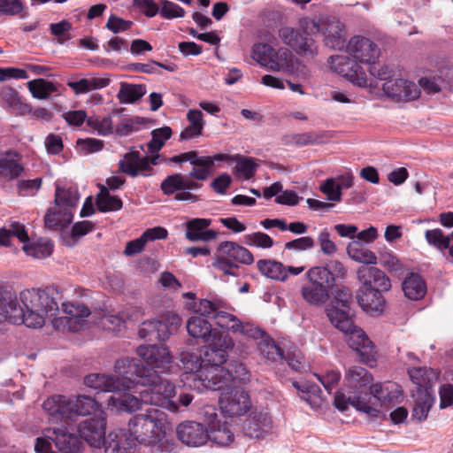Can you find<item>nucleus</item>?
I'll return each instance as SVG.
<instances>
[{
  "mask_svg": "<svg viewBox=\"0 0 453 453\" xmlns=\"http://www.w3.org/2000/svg\"><path fill=\"white\" fill-rule=\"evenodd\" d=\"M133 24L131 20H126L116 15H111L105 27L113 34H119L129 30Z\"/></svg>",
  "mask_w": 453,
  "mask_h": 453,
  "instance_id": "774afa93",
  "label": "nucleus"
},
{
  "mask_svg": "<svg viewBox=\"0 0 453 453\" xmlns=\"http://www.w3.org/2000/svg\"><path fill=\"white\" fill-rule=\"evenodd\" d=\"M353 297L349 288H337L326 308V315L332 325L344 333L349 347L357 352L360 360L372 367L376 363L374 346L365 331L354 325L349 314Z\"/></svg>",
  "mask_w": 453,
  "mask_h": 453,
  "instance_id": "7ed1b4c3",
  "label": "nucleus"
},
{
  "mask_svg": "<svg viewBox=\"0 0 453 453\" xmlns=\"http://www.w3.org/2000/svg\"><path fill=\"white\" fill-rule=\"evenodd\" d=\"M347 51L359 64H375L380 57V50L370 39L354 36L347 44Z\"/></svg>",
  "mask_w": 453,
  "mask_h": 453,
  "instance_id": "dca6fc26",
  "label": "nucleus"
},
{
  "mask_svg": "<svg viewBox=\"0 0 453 453\" xmlns=\"http://www.w3.org/2000/svg\"><path fill=\"white\" fill-rule=\"evenodd\" d=\"M87 123L89 127L97 130L98 134L104 136L113 134L112 120L110 116L104 117L102 119H88Z\"/></svg>",
  "mask_w": 453,
  "mask_h": 453,
  "instance_id": "69168bd1",
  "label": "nucleus"
},
{
  "mask_svg": "<svg viewBox=\"0 0 453 453\" xmlns=\"http://www.w3.org/2000/svg\"><path fill=\"white\" fill-rule=\"evenodd\" d=\"M230 305L226 301L217 298H204L199 300L196 313L201 314L216 321L222 329L233 334H240L251 338H257L264 334V331L249 323H242L236 316L227 311Z\"/></svg>",
  "mask_w": 453,
  "mask_h": 453,
  "instance_id": "423d86ee",
  "label": "nucleus"
},
{
  "mask_svg": "<svg viewBox=\"0 0 453 453\" xmlns=\"http://www.w3.org/2000/svg\"><path fill=\"white\" fill-rule=\"evenodd\" d=\"M345 385L349 389L346 398L366 394L372 381V374L364 367L352 366L345 372Z\"/></svg>",
  "mask_w": 453,
  "mask_h": 453,
  "instance_id": "4be33fe9",
  "label": "nucleus"
},
{
  "mask_svg": "<svg viewBox=\"0 0 453 453\" xmlns=\"http://www.w3.org/2000/svg\"><path fill=\"white\" fill-rule=\"evenodd\" d=\"M74 403L73 398L61 395H55L47 398L43 403V410L56 422L69 424L75 419Z\"/></svg>",
  "mask_w": 453,
  "mask_h": 453,
  "instance_id": "2eb2a0df",
  "label": "nucleus"
},
{
  "mask_svg": "<svg viewBox=\"0 0 453 453\" xmlns=\"http://www.w3.org/2000/svg\"><path fill=\"white\" fill-rule=\"evenodd\" d=\"M181 318L173 312H166L158 319H148L143 321L140 326L138 334L145 341L165 342L171 334L177 332L181 325Z\"/></svg>",
  "mask_w": 453,
  "mask_h": 453,
  "instance_id": "1a4fd4ad",
  "label": "nucleus"
},
{
  "mask_svg": "<svg viewBox=\"0 0 453 453\" xmlns=\"http://www.w3.org/2000/svg\"><path fill=\"white\" fill-rule=\"evenodd\" d=\"M217 252L226 256L230 260L232 259L242 264L251 265L254 262L253 254L248 249L234 242L226 241L220 242Z\"/></svg>",
  "mask_w": 453,
  "mask_h": 453,
  "instance_id": "cd10ccee",
  "label": "nucleus"
},
{
  "mask_svg": "<svg viewBox=\"0 0 453 453\" xmlns=\"http://www.w3.org/2000/svg\"><path fill=\"white\" fill-rule=\"evenodd\" d=\"M435 398L426 390H418L411 411V418L421 422L426 419Z\"/></svg>",
  "mask_w": 453,
  "mask_h": 453,
  "instance_id": "f704fd0d",
  "label": "nucleus"
},
{
  "mask_svg": "<svg viewBox=\"0 0 453 453\" xmlns=\"http://www.w3.org/2000/svg\"><path fill=\"white\" fill-rule=\"evenodd\" d=\"M212 265L219 271H222L225 274L232 276H235L236 271L239 269V266L236 264L231 262L226 256L220 255L218 252Z\"/></svg>",
  "mask_w": 453,
  "mask_h": 453,
  "instance_id": "0e129e2a",
  "label": "nucleus"
},
{
  "mask_svg": "<svg viewBox=\"0 0 453 453\" xmlns=\"http://www.w3.org/2000/svg\"><path fill=\"white\" fill-rule=\"evenodd\" d=\"M397 387L391 382L376 383L371 385L365 395H357L352 398H346V395L337 391L334 399V406L340 411L348 410L352 405L357 411L365 413L371 418H377L380 412V407L387 403L393 402L397 397L394 388Z\"/></svg>",
  "mask_w": 453,
  "mask_h": 453,
  "instance_id": "39448f33",
  "label": "nucleus"
},
{
  "mask_svg": "<svg viewBox=\"0 0 453 453\" xmlns=\"http://www.w3.org/2000/svg\"><path fill=\"white\" fill-rule=\"evenodd\" d=\"M127 436L134 443L149 446L170 429L167 415L163 411L151 407L144 414L132 417L127 424Z\"/></svg>",
  "mask_w": 453,
  "mask_h": 453,
  "instance_id": "0eeeda50",
  "label": "nucleus"
},
{
  "mask_svg": "<svg viewBox=\"0 0 453 453\" xmlns=\"http://www.w3.org/2000/svg\"><path fill=\"white\" fill-rule=\"evenodd\" d=\"M71 29L72 24L65 19L50 25V33L56 36L58 44H65L67 41L72 39L69 33Z\"/></svg>",
  "mask_w": 453,
  "mask_h": 453,
  "instance_id": "864d4df0",
  "label": "nucleus"
},
{
  "mask_svg": "<svg viewBox=\"0 0 453 453\" xmlns=\"http://www.w3.org/2000/svg\"><path fill=\"white\" fill-rule=\"evenodd\" d=\"M24 251L36 258H44L50 257L53 251V244L50 242L44 243H27L23 245Z\"/></svg>",
  "mask_w": 453,
  "mask_h": 453,
  "instance_id": "5fc2aeb1",
  "label": "nucleus"
},
{
  "mask_svg": "<svg viewBox=\"0 0 453 453\" xmlns=\"http://www.w3.org/2000/svg\"><path fill=\"white\" fill-rule=\"evenodd\" d=\"M273 426L272 418L265 410L255 408L242 424V433L250 439H261Z\"/></svg>",
  "mask_w": 453,
  "mask_h": 453,
  "instance_id": "ddd939ff",
  "label": "nucleus"
},
{
  "mask_svg": "<svg viewBox=\"0 0 453 453\" xmlns=\"http://www.w3.org/2000/svg\"><path fill=\"white\" fill-rule=\"evenodd\" d=\"M244 243L261 249H270L273 246V240L265 233L255 232L243 236Z\"/></svg>",
  "mask_w": 453,
  "mask_h": 453,
  "instance_id": "603ef678",
  "label": "nucleus"
},
{
  "mask_svg": "<svg viewBox=\"0 0 453 453\" xmlns=\"http://www.w3.org/2000/svg\"><path fill=\"white\" fill-rule=\"evenodd\" d=\"M140 161V152L133 150L125 154L124 158L119 160V171L131 176H138V162Z\"/></svg>",
  "mask_w": 453,
  "mask_h": 453,
  "instance_id": "3c124183",
  "label": "nucleus"
},
{
  "mask_svg": "<svg viewBox=\"0 0 453 453\" xmlns=\"http://www.w3.org/2000/svg\"><path fill=\"white\" fill-rule=\"evenodd\" d=\"M159 13L164 19H173L184 17L185 10L173 2L162 0V6L159 10Z\"/></svg>",
  "mask_w": 453,
  "mask_h": 453,
  "instance_id": "052dcab7",
  "label": "nucleus"
},
{
  "mask_svg": "<svg viewBox=\"0 0 453 453\" xmlns=\"http://www.w3.org/2000/svg\"><path fill=\"white\" fill-rule=\"evenodd\" d=\"M189 125L186 127L180 134V141H188L202 134L204 122L203 112L200 110H189L187 113Z\"/></svg>",
  "mask_w": 453,
  "mask_h": 453,
  "instance_id": "72a5a7b5",
  "label": "nucleus"
},
{
  "mask_svg": "<svg viewBox=\"0 0 453 453\" xmlns=\"http://www.w3.org/2000/svg\"><path fill=\"white\" fill-rule=\"evenodd\" d=\"M385 293L379 289H372L359 285L355 293V299L365 312L378 316L384 311L386 307Z\"/></svg>",
  "mask_w": 453,
  "mask_h": 453,
  "instance_id": "f3484780",
  "label": "nucleus"
},
{
  "mask_svg": "<svg viewBox=\"0 0 453 453\" xmlns=\"http://www.w3.org/2000/svg\"><path fill=\"white\" fill-rule=\"evenodd\" d=\"M76 144L84 154L98 152L104 148V142L96 138L78 139Z\"/></svg>",
  "mask_w": 453,
  "mask_h": 453,
  "instance_id": "338daca9",
  "label": "nucleus"
},
{
  "mask_svg": "<svg viewBox=\"0 0 453 453\" xmlns=\"http://www.w3.org/2000/svg\"><path fill=\"white\" fill-rule=\"evenodd\" d=\"M107 375L91 373L84 378V384L91 388L104 392L121 391L130 386L131 381L123 375Z\"/></svg>",
  "mask_w": 453,
  "mask_h": 453,
  "instance_id": "a211bd4d",
  "label": "nucleus"
},
{
  "mask_svg": "<svg viewBox=\"0 0 453 453\" xmlns=\"http://www.w3.org/2000/svg\"><path fill=\"white\" fill-rule=\"evenodd\" d=\"M193 316L187 322V330L193 338L202 339L204 342H209L211 339L219 337L220 333L212 329L211 325L205 319L206 317Z\"/></svg>",
  "mask_w": 453,
  "mask_h": 453,
  "instance_id": "a878e982",
  "label": "nucleus"
},
{
  "mask_svg": "<svg viewBox=\"0 0 453 453\" xmlns=\"http://www.w3.org/2000/svg\"><path fill=\"white\" fill-rule=\"evenodd\" d=\"M57 449L62 453H79L84 449V441L80 434L58 428L50 437Z\"/></svg>",
  "mask_w": 453,
  "mask_h": 453,
  "instance_id": "393cba45",
  "label": "nucleus"
},
{
  "mask_svg": "<svg viewBox=\"0 0 453 453\" xmlns=\"http://www.w3.org/2000/svg\"><path fill=\"white\" fill-rule=\"evenodd\" d=\"M310 19H305L302 21L303 31H298L295 42H292V48L296 50L297 52L303 56H312L316 53L317 47L315 41L311 38L313 33L311 32L310 28H307L305 21Z\"/></svg>",
  "mask_w": 453,
  "mask_h": 453,
  "instance_id": "c9c22d12",
  "label": "nucleus"
},
{
  "mask_svg": "<svg viewBox=\"0 0 453 453\" xmlns=\"http://www.w3.org/2000/svg\"><path fill=\"white\" fill-rule=\"evenodd\" d=\"M334 137L331 131H311L303 134H292L288 136L286 143L297 146L321 145L327 143Z\"/></svg>",
  "mask_w": 453,
  "mask_h": 453,
  "instance_id": "c85d7f7f",
  "label": "nucleus"
},
{
  "mask_svg": "<svg viewBox=\"0 0 453 453\" xmlns=\"http://www.w3.org/2000/svg\"><path fill=\"white\" fill-rule=\"evenodd\" d=\"M379 263L389 272L398 273L403 270V263L389 251L380 253Z\"/></svg>",
  "mask_w": 453,
  "mask_h": 453,
  "instance_id": "e2e57ef3",
  "label": "nucleus"
},
{
  "mask_svg": "<svg viewBox=\"0 0 453 453\" xmlns=\"http://www.w3.org/2000/svg\"><path fill=\"white\" fill-rule=\"evenodd\" d=\"M19 298L22 306L19 304L15 293L0 290V320L25 324L27 327H42L47 317H53L59 311L61 303L65 316L54 318L53 327L57 330L78 332L91 314L90 309L80 302H63L61 292L54 287L26 289L20 292Z\"/></svg>",
  "mask_w": 453,
  "mask_h": 453,
  "instance_id": "f257e3e1",
  "label": "nucleus"
},
{
  "mask_svg": "<svg viewBox=\"0 0 453 453\" xmlns=\"http://www.w3.org/2000/svg\"><path fill=\"white\" fill-rule=\"evenodd\" d=\"M234 161L236 162L235 170L245 180L254 177L258 167L255 158L236 154L234 155Z\"/></svg>",
  "mask_w": 453,
  "mask_h": 453,
  "instance_id": "de8ad7c7",
  "label": "nucleus"
},
{
  "mask_svg": "<svg viewBox=\"0 0 453 453\" xmlns=\"http://www.w3.org/2000/svg\"><path fill=\"white\" fill-rule=\"evenodd\" d=\"M24 171L16 152L7 151L0 156V175L8 180L18 178Z\"/></svg>",
  "mask_w": 453,
  "mask_h": 453,
  "instance_id": "473e14b6",
  "label": "nucleus"
},
{
  "mask_svg": "<svg viewBox=\"0 0 453 453\" xmlns=\"http://www.w3.org/2000/svg\"><path fill=\"white\" fill-rule=\"evenodd\" d=\"M357 280L359 285L388 292L391 288L389 277L380 268L373 266H359L357 270Z\"/></svg>",
  "mask_w": 453,
  "mask_h": 453,
  "instance_id": "aec40b11",
  "label": "nucleus"
},
{
  "mask_svg": "<svg viewBox=\"0 0 453 453\" xmlns=\"http://www.w3.org/2000/svg\"><path fill=\"white\" fill-rule=\"evenodd\" d=\"M306 275L309 281L322 285L328 290H331L335 285L334 278L326 266H314L307 272Z\"/></svg>",
  "mask_w": 453,
  "mask_h": 453,
  "instance_id": "37998d69",
  "label": "nucleus"
},
{
  "mask_svg": "<svg viewBox=\"0 0 453 453\" xmlns=\"http://www.w3.org/2000/svg\"><path fill=\"white\" fill-rule=\"evenodd\" d=\"M177 435L181 442L191 447H200L209 440V433L204 426L194 421L180 424L177 427Z\"/></svg>",
  "mask_w": 453,
  "mask_h": 453,
  "instance_id": "5701e85b",
  "label": "nucleus"
},
{
  "mask_svg": "<svg viewBox=\"0 0 453 453\" xmlns=\"http://www.w3.org/2000/svg\"><path fill=\"white\" fill-rule=\"evenodd\" d=\"M208 345L201 351L204 371L201 372L202 385L210 390L217 391L225 388L228 384L247 374V369L242 363L222 366L226 361L227 350L234 347V341L226 332L219 337L206 342Z\"/></svg>",
  "mask_w": 453,
  "mask_h": 453,
  "instance_id": "20e7f679",
  "label": "nucleus"
},
{
  "mask_svg": "<svg viewBox=\"0 0 453 453\" xmlns=\"http://www.w3.org/2000/svg\"><path fill=\"white\" fill-rule=\"evenodd\" d=\"M105 453H136L135 443L123 430L112 431L108 434L104 445Z\"/></svg>",
  "mask_w": 453,
  "mask_h": 453,
  "instance_id": "bb28decb",
  "label": "nucleus"
},
{
  "mask_svg": "<svg viewBox=\"0 0 453 453\" xmlns=\"http://www.w3.org/2000/svg\"><path fill=\"white\" fill-rule=\"evenodd\" d=\"M73 219V212L68 209H61L59 207L50 208L44 216L45 227L50 230L62 229L71 225Z\"/></svg>",
  "mask_w": 453,
  "mask_h": 453,
  "instance_id": "7c9ffc66",
  "label": "nucleus"
},
{
  "mask_svg": "<svg viewBox=\"0 0 453 453\" xmlns=\"http://www.w3.org/2000/svg\"><path fill=\"white\" fill-rule=\"evenodd\" d=\"M305 24L311 33H323L326 46L334 50H341L345 46L344 26L338 19L334 18L321 24L315 19H310Z\"/></svg>",
  "mask_w": 453,
  "mask_h": 453,
  "instance_id": "f8f14e48",
  "label": "nucleus"
},
{
  "mask_svg": "<svg viewBox=\"0 0 453 453\" xmlns=\"http://www.w3.org/2000/svg\"><path fill=\"white\" fill-rule=\"evenodd\" d=\"M330 66L335 73L359 87L366 84L365 72L353 58L342 55L332 56Z\"/></svg>",
  "mask_w": 453,
  "mask_h": 453,
  "instance_id": "4468645a",
  "label": "nucleus"
},
{
  "mask_svg": "<svg viewBox=\"0 0 453 453\" xmlns=\"http://www.w3.org/2000/svg\"><path fill=\"white\" fill-rule=\"evenodd\" d=\"M147 122L148 120L142 117L126 118L116 126L115 133L119 136H127L134 132L139 131L140 127Z\"/></svg>",
  "mask_w": 453,
  "mask_h": 453,
  "instance_id": "8fccbe9b",
  "label": "nucleus"
},
{
  "mask_svg": "<svg viewBox=\"0 0 453 453\" xmlns=\"http://www.w3.org/2000/svg\"><path fill=\"white\" fill-rule=\"evenodd\" d=\"M265 336V332L262 336H259L261 341L258 343V349L261 355L270 361L283 364L284 351L274 342V341L267 339ZM257 339H258V337Z\"/></svg>",
  "mask_w": 453,
  "mask_h": 453,
  "instance_id": "79ce46f5",
  "label": "nucleus"
},
{
  "mask_svg": "<svg viewBox=\"0 0 453 453\" xmlns=\"http://www.w3.org/2000/svg\"><path fill=\"white\" fill-rule=\"evenodd\" d=\"M402 288L405 296L414 301L422 299L426 293V284L424 279L416 273H411L404 278Z\"/></svg>",
  "mask_w": 453,
  "mask_h": 453,
  "instance_id": "c756f323",
  "label": "nucleus"
},
{
  "mask_svg": "<svg viewBox=\"0 0 453 453\" xmlns=\"http://www.w3.org/2000/svg\"><path fill=\"white\" fill-rule=\"evenodd\" d=\"M251 58L272 71H285L292 65L293 55L288 49L276 52L269 44L259 42L253 45Z\"/></svg>",
  "mask_w": 453,
  "mask_h": 453,
  "instance_id": "9d476101",
  "label": "nucleus"
},
{
  "mask_svg": "<svg viewBox=\"0 0 453 453\" xmlns=\"http://www.w3.org/2000/svg\"><path fill=\"white\" fill-rule=\"evenodd\" d=\"M173 131L169 127L156 128L151 131V140L147 143L148 152L157 153L172 136Z\"/></svg>",
  "mask_w": 453,
  "mask_h": 453,
  "instance_id": "a18cd8bd",
  "label": "nucleus"
},
{
  "mask_svg": "<svg viewBox=\"0 0 453 453\" xmlns=\"http://www.w3.org/2000/svg\"><path fill=\"white\" fill-rule=\"evenodd\" d=\"M136 354L142 360L134 357L119 359L114 365L115 372L125 376L131 383L152 387V392L142 395L143 401L176 411L178 407L173 400L174 385L160 375L169 372L172 368L173 356L168 348L157 344L140 345Z\"/></svg>",
  "mask_w": 453,
  "mask_h": 453,
  "instance_id": "f03ea898",
  "label": "nucleus"
},
{
  "mask_svg": "<svg viewBox=\"0 0 453 453\" xmlns=\"http://www.w3.org/2000/svg\"><path fill=\"white\" fill-rule=\"evenodd\" d=\"M138 385L139 384L132 383L129 387L121 391L112 392L113 395L110 397L109 403L115 407L118 411L128 412H132L140 409L142 403L163 408L162 405L156 404L155 403H147L142 400V395L145 392H152V387H147L148 388L141 391L139 397H136L127 392V390L132 387Z\"/></svg>",
  "mask_w": 453,
  "mask_h": 453,
  "instance_id": "6ab92c4d",
  "label": "nucleus"
},
{
  "mask_svg": "<svg viewBox=\"0 0 453 453\" xmlns=\"http://www.w3.org/2000/svg\"><path fill=\"white\" fill-rule=\"evenodd\" d=\"M320 191L326 196L327 200L333 202H340L342 200V192L334 178L326 179L319 188Z\"/></svg>",
  "mask_w": 453,
  "mask_h": 453,
  "instance_id": "680f3d73",
  "label": "nucleus"
},
{
  "mask_svg": "<svg viewBox=\"0 0 453 453\" xmlns=\"http://www.w3.org/2000/svg\"><path fill=\"white\" fill-rule=\"evenodd\" d=\"M180 360L182 364L183 369L187 373H193L194 380H200V374L204 371V365L202 354H197L190 351H182L180 355Z\"/></svg>",
  "mask_w": 453,
  "mask_h": 453,
  "instance_id": "a19ab883",
  "label": "nucleus"
},
{
  "mask_svg": "<svg viewBox=\"0 0 453 453\" xmlns=\"http://www.w3.org/2000/svg\"><path fill=\"white\" fill-rule=\"evenodd\" d=\"M147 92L144 84H133L121 82L117 98L121 104H134L138 102Z\"/></svg>",
  "mask_w": 453,
  "mask_h": 453,
  "instance_id": "e433bc0d",
  "label": "nucleus"
},
{
  "mask_svg": "<svg viewBox=\"0 0 453 453\" xmlns=\"http://www.w3.org/2000/svg\"><path fill=\"white\" fill-rule=\"evenodd\" d=\"M259 272L273 280L284 281L287 279V267L275 260L260 259L257 263Z\"/></svg>",
  "mask_w": 453,
  "mask_h": 453,
  "instance_id": "ea45409f",
  "label": "nucleus"
},
{
  "mask_svg": "<svg viewBox=\"0 0 453 453\" xmlns=\"http://www.w3.org/2000/svg\"><path fill=\"white\" fill-rule=\"evenodd\" d=\"M74 403L75 418L79 416L90 415L99 408V403L93 397L86 395H79L73 398Z\"/></svg>",
  "mask_w": 453,
  "mask_h": 453,
  "instance_id": "49530a36",
  "label": "nucleus"
},
{
  "mask_svg": "<svg viewBox=\"0 0 453 453\" xmlns=\"http://www.w3.org/2000/svg\"><path fill=\"white\" fill-rule=\"evenodd\" d=\"M245 375L231 381L228 386L219 391H223L219 400V408L224 417L234 418L246 413L251 407L248 392L241 386Z\"/></svg>",
  "mask_w": 453,
  "mask_h": 453,
  "instance_id": "6e6552de",
  "label": "nucleus"
},
{
  "mask_svg": "<svg viewBox=\"0 0 453 453\" xmlns=\"http://www.w3.org/2000/svg\"><path fill=\"white\" fill-rule=\"evenodd\" d=\"M96 206L99 211H115L123 207L122 200L115 196H103V197H96Z\"/></svg>",
  "mask_w": 453,
  "mask_h": 453,
  "instance_id": "4d7b16f0",
  "label": "nucleus"
},
{
  "mask_svg": "<svg viewBox=\"0 0 453 453\" xmlns=\"http://www.w3.org/2000/svg\"><path fill=\"white\" fill-rule=\"evenodd\" d=\"M78 432L82 441L89 446L101 448L107 443L106 414L99 411L98 416L86 418L78 426Z\"/></svg>",
  "mask_w": 453,
  "mask_h": 453,
  "instance_id": "9b49d317",
  "label": "nucleus"
},
{
  "mask_svg": "<svg viewBox=\"0 0 453 453\" xmlns=\"http://www.w3.org/2000/svg\"><path fill=\"white\" fill-rule=\"evenodd\" d=\"M384 94L392 99L411 101L419 96L420 90L418 86L404 79H392L382 84Z\"/></svg>",
  "mask_w": 453,
  "mask_h": 453,
  "instance_id": "412c9836",
  "label": "nucleus"
},
{
  "mask_svg": "<svg viewBox=\"0 0 453 453\" xmlns=\"http://www.w3.org/2000/svg\"><path fill=\"white\" fill-rule=\"evenodd\" d=\"M80 200V195L76 188H60L57 187L55 192V205L63 210L73 211Z\"/></svg>",
  "mask_w": 453,
  "mask_h": 453,
  "instance_id": "4c0bfd02",
  "label": "nucleus"
},
{
  "mask_svg": "<svg viewBox=\"0 0 453 453\" xmlns=\"http://www.w3.org/2000/svg\"><path fill=\"white\" fill-rule=\"evenodd\" d=\"M182 179L183 174L181 173H173L168 175L165 179H164L160 184V189L164 195L171 196L178 192L179 190H182Z\"/></svg>",
  "mask_w": 453,
  "mask_h": 453,
  "instance_id": "6e6d98bb",
  "label": "nucleus"
},
{
  "mask_svg": "<svg viewBox=\"0 0 453 453\" xmlns=\"http://www.w3.org/2000/svg\"><path fill=\"white\" fill-rule=\"evenodd\" d=\"M348 256L355 262L365 266H373L378 263L375 253L359 241H352L347 246Z\"/></svg>",
  "mask_w": 453,
  "mask_h": 453,
  "instance_id": "2f4dec72",
  "label": "nucleus"
},
{
  "mask_svg": "<svg viewBox=\"0 0 453 453\" xmlns=\"http://www.w3.org/2000/svg\"><path fill=\"white\" fill-rule=\"evenodd\" d=\"M211 219L195 218L187 222L186 238L190 242H210L214 240L218 232L208 227L211 225Z\"/></svg>",
  "mask_w": 453,
  "mask_h": 453,
  "instance_id": "b1692460",
  "label": "nucleus"
},
{
  "mask_svg": "<svg viewBox=\"0 0 453 453\" xmlns=\"http://www.w3.org/2000/svg\"><path fill=\"white\" fill-rule=\"evenodd\" d=\"M27 88L35 98L47 99L51 93L57 92V86L44 79H35L27 82Z\"/></svg>",
  "mask_w": 453,
  "mask_h": 453,
  "instance_id": "c03bdc74",
  "label": "nucleus"
},
{
  "mask_svg": "<svg viewBox=\"0 0 453 453\" xmlns=\"http://www.w3.org/2000/svg\"><path fill=\"white\" fill-rule=\"evenodd\" d=\"M149 446L151 453H177V445L172 439L167 438V433Z\"/></svg>",
  "mask_w": 453,
  "mask_h": 453,
  "instance_id": "13d9d810",
  "label": "nucleus"
},
{
  "mask_svg": "<svg viewBox=\"0 0 453 453\" xmlns=\"http://www.w3.org/2000/svg\"><path fill=\"white\" fill-rule=\"evenodd\" d=\"M425 238L430 246L442 251L448 250L449 247L451 233L445 235L443 231L440 228L429 229L426 231Z\"/></svg>",
  "mask_w": 453,
  "mask_h": 453,
  "instance_id": "09e8293b",
  "label": "nucleus"
},
{
  "mask_svg": "<svg viewBox=\"0 0 453 453\" xmlns=\"http://www.w3.org/2000/svg\"><path fill=\"white\" fill-rule=\"evenodd\" d=\"M330 290L322 285H317L311 281L303 286L302 296L303 299L312 305H321L327 301Z\"/></svg>",
  "mask_w": 453,
  "mask_h": 453,
  "instance_id": "58836bf2",
  "label": "nucleus"
},
{
  "mask_svg": "<svg viewBox=\"0 0 453 453\" xmlns=\"http://www.w3.org/2000/svg\"><path fill=\"white\" fill-rule=\"evenodd\" d=\"M234 435L233 432L224 426L209 433V440L219 446H228L234 441Z\"/></svg>",
  "mask_w": 453,
  "mask_h": 453,
  "instance_id": "bf43d9fd",
  "label": "nucleus"
}]
</instances>
